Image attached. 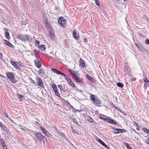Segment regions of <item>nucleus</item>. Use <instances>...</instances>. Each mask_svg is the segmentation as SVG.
<instances>
[{
  "label": "nucleus",
  "instance_id": "nucleus-1",
  "mask_svg": "<svg viewBox=\"0 0 149 149\" xmlns=\"http://www.w3.org/2000/svg\"><path fill=\"white\" fill-rule=\"evenodd\" d=\"M51 70L54 72L58 74H61L64 76L65 79L67 81L69 85L72 87L75 86V84L72 82V80L65 74L55 68H52L51 69Z\"/></svg>",
  "mask_w": 149,
  "mask_h": 149
},
{
  "label": "nucleus",
  "instance_id": "nucleus-2",
  "mask_svg": "<svg viewBox=\"0 0 149 149\" xmlns=\"http://www.w3.org/2000/svg\"><path fill=\"white\" fill-rule=\"evenodd\" d=\"M103 116L105 117L106 118H103L102 117L99 116V118L100 119L103 120L104 121H106L107 122L112 124L116 125L117 124V121L114 120L113 119H112L110 117H108L106 116L102 115Z\"/></svg>",
  "mask_w": 149,
  "mask_h": 149
},
{
  "label": "nucleus",
  "instance_id": "nucleus-3",
  "mask_svg": "<svg viewBox=\"0 0 149 149\" xmlns=\"http://www.w3.org/2000/svg\"><path fill=\"white\" fill-rule=\"evenodd\" d=\"M16 38H18L21 40L22 42L29 41V37L27 35L24 34H19L15 36Z\"/></svg>",
  "mask_w": 149,
  "mask_h": 149
},
{
  "label": "nucleus",
  "instance_id": "nucleus-4",
  "mask_svg": "<svg viewBox=\"0 0 149 149\" xmlns=\"http://www.w3.org/2000/svg\"><path fill=\"white\" fill-rule=\"evenodd\" d=\"M90 99L95 103L99 105L101 104V101L99 98L96 95L91 94Z\"/></svg>",
  "mask_w": 149,
  "mask_h": 149
},
{
  "label": "nucleus",
  "instance_id": "nucleus-5",
  "mask_svg": "<svg viewBox=\"0 0 149 149\" xmlns=\"http://www.w3.org/2000/svg\"><path fill=\"white\" fill-rule=\"evenodd\" d=\"M6 75L8 78L11 82L16 83L17 82V81L15 79V76L13 73L10 72H7L6 73Z\"/></svg>",
  "mask_w": 149,
  "mask_h": 149
},
{
  "label": "nucleus",
  "instance_id": "nucleus-6",
  "mask_svg": "<svg viewBox=\"0 0 149 149\" xmlns=\"http://www.w3.org/2000/svg\"><path fill=\"white\" fill-rule=\"evenodd\" d=\"M36 136L39 140L42 142H43L44 143H45V141H47V139L45 136L40 133H36Z\"/></svg>",
  "mask_w": 149,
  "mask_h": 149
},
{
  "label": "nucleus",
  "instance_id": "nucleus-7",
  "mask_svg": "<svg viewBox=\"0 0 149 149\" xmlns=\"http://www.w3.org/2000/svg\"><path fill=\"white\" fill-rule=\"evenodd\" d=\"M37 81V84L38 86H40L42 88L43 87V82L41 78L38 77H36Z\"/></svg>",
  "mask_w": 149,
  "mask_h": 149
},
{
  "label": "nucleus",
  "instance_id": "nucleus-8",
  "mask_svg": "<svg viewBox=\"0 0 149 149\" xmlns=\"http://www.w3.org/2000/svg\"><path fill=\"white\" fill-rule=\"evenodd\" d=\"M124 72L128 76L130 75V70L129 66L127 64H125L123 68Z\"/></svg>",
  "mask_w": 149,
  "mask_h": 149
},
{
  "label": "nucleus",
  "instance_id": "nucleus-9",
  "mask_svg": "<svg viewBox=\"0 0 149 149\" xmlns=\"http://www.w3.org/2000/svg\"><path fill=\"white\" fill-rule=\"evenodd\" d=\"M135 45L143 52H145L147 51L146 49H144L140 43H135Z\"/></svg>",
  "mask_w": 149,
  "mask_h": 149
},
{
  "label": "nucleus",
  "instance_id": "nucleus-10",
  "mask_svg": "<svg viewBox=\"0 0 149 149\" xmlns=\"http://www.w3.org/2000/svg\"><path fill=\"white\" fill-rule=\"evenodd\" d=\"M66 21V19H64L63 17H60L58 20V23L61 26H63Z\"/></svg>",
  "mask_w": 149,
  "mask_h": 149
},
{
  "label": "nucleus",
  "instance_id": "nucleus-11",
  "mask_svg": "<svg viewBox=\"0 0 149 149\" xmlns=\"http://www.w3.org/2000/svg\"><path fill=\"white\" fill-rule=\"evenodd\" d=\"M13 66L16 69L18 70L21 69V67H24L23 65L20 62V63H15V65H13Z\"/></svg>",
  "mask_w": 149,
  "mask_h": 149
},
{
  "label": "nucleus",
  "instance_id": "nucleus-12",
  "mask_svg": "<svg viewBox=\"0 0 149 149\" xmlns=\"http://www.w3.org/2000/svg\"><path fill=\"white\" fill-rule=\"evenodd\" d=\"M35 66L38 68H40L42 66L41 63L39 60L35 59L34 61Z\"/></svg>",
  "mask_w": 149,
  "mask_h": 149
},
{
  "label": "nucleus",
  "instance_id": "nucleus-13",
  "mask_svg": "<svg viewBox=\"0 0 149 149\" xmlns=\"http://www.w3.org/2000/svg\"><path fill=\"white\" fill-rule=\"evenodd\" d=\"M96 140L99 142L100 143L101 145H102L103 146H104L105 147L109 149V148L104 143V141H103L102 140L100 139L98 137H97Z\"/></svg>",
  "mask_w": 149,
  "mask_h": 149
},
{
  "label": "nucleus",
  "instance_id": "nucleus-14",
  "mask_svg": "<svg viewBox=\"0 0 149 149\" xmlns=\"http://www.w3.org/2000/svg\"><path fill=\"white\" fill-rule=\"evenodd\" d=\"M73 38L77 40L79 38V34L78 32L77 33V30L74 29L73 32Z\"/></svg>",
  "mask_w": 149,
  "mask_h": 149
},
{
  "label": "nucleus",
  "instance_id": "nucleus-15",
  "mask_svg": "<svg viewBox=\"0 0 149 149\" xmlns=\"http://www.w3.org/2000/svg\"><path fill=\"white\" fill-rule=\"evenodd\" d=\"M86 63L85 61L82 58H80L79 60V65L82 68L85 67L86 66L85 65Z\"/></svg>",
  "mask_w": 149,
  "mask_h": 149
},
{
  "label": "nucleus",
  "instance_id": "nucleus-16",
  "mask_svg": "<svg viewBox=\"0 0 149 149\" xmlns=\"http://www.w3.org/2000/svg\"><path fill=\"white\" fill-rule=\"evenodd\" d=\"M72 77L77 82L79 83H80L81 82V80L80 78L76 74H75Z\"/></svg>",
  "mask_w": 149,
  "mask_h": 149
},
{
  "label": "nucleus",
  "instance_id": "nucleus-17",
  "mask_svg": "<svg viewBox=\"0 0 149 149\" xmlns=\"http://www.w3.org/2000/svg\"><path fill=\"white\" fill-rule=\"evenodd\" d=\"M44 69L43 68L40 69L38 71V74L41 76L42 77H44L45 76V72L44 71Z\"/></svg>",
  "mask_w": 149,
  "mask_h": 149
},
{
  "label": "nucleus",
  "instance_id": "nucleus-18",
  "mask_svg": "<svg viewBox=\"0 0 149 149\" xmlns=\"http://www.w3.org/2000/svg\"><path fill=\"white\" fill-rule=\"evenodd\" d=\"M60 10L61 9L59 7H57L56 5L55 6L54 10L55 13L56 14L59 13Z\"/></svg>",
  "mask_w": 149,
  "mask_h": 149
},
{
  "label": "nucleus",
  "instance_id": "nucleus-19",
  "mask_svg": "<svg viewBox=\"0 0 149 149\" xmlns=\"http://www.w3.org/2000/svg\"><path fill=\"white\" fill-rule=\"evenodd\" d=\"M5 43L6 45L8 46L9 47H10L11 48H14V46L12 45V44L10 42L6 40H5Z\"/></svg>",
  "mask_w": 149,
  "mask_h": 149
},
{
  "label": "nucleus",
  "instance_id": "nucleus-20",
  "mask_svg": "<svg viewBox=\"0 0 149 149\" xmlns=\"http://www.w3.org/2000/svg\"><path fill=\"white\" fill-rule=\"evenodd\" d=\"M86 78L89 80L91 82H94V79L92 78L88 74H87L86 75Z\"/></svg>",
  "mask_w": 149,
  "mask_h": 149
},
{
  "label": "nucleus",
  "instance_id": "nucleus-21",
  "mask_svg": "<svg viewBox=\"0 0 149 149\" xmlns=\"http://www.w3.org/2000/svg\"><path fill=\"white\" fill-rule=\"evenodd\" d=\"M85 118L91 123L93 122V119L90 116H86L85 117Z\"/></svg>",
  "mask_w": 149,
  "mask_h": 149
},
{
  "label": "nucleus",
  "instance_id": "nucleus-22",
  "mask_svg": "<svg viewBox=\"0 0 149 149\" xmlns=\"http://www.w3.org/2000/svg\"><path fill=\"white\" fill-rule=\"evenodd\" d=\"M0 127L3 130L7 131L6 127V126L4 124H2V123L1 122H0Z\"/></svg>",
  "mask_w": 149,
  "mask_h": 149
},
{
  "label": "nucleus",
  "instance_id": "nucleus-23",
  "mask_svg": "<svg viewBox=\"0 0 149 149\" xmlns=\"http://www.w3.org/2000/svg\"><path fill=\"white\" fill-rule=\"evenodd\" d=\"M114 2L115 4L119 5L122 4V1L120 0H114Z\"/></svg>",
  "mask_w": 149,
  "mask_h": 149
},
{
  "label": "nucleus",
  "instance_id": "nucleus-24",
  "mask_svg": "<svg viewBox=\"0 0 149 149\" xmlns=\"http://www.w3.org/2000/svg\"><path fill=\"white\" fill-rule=\"evenodd\" d=\"M73 121L77 125V126H80V123L77 122L76 118H74L73 119Z\"/></svg>",
  "mask_w": 149,
  "mask_h": 149
},
{
  "label": "nucleus",
  "instance_id": "nucleus-25",
  "mask_svg": "<svg viewBox=\"0 0 149 149\" xmlns=\"http://www.w3.org/2000/svg\"><path fill=\"white\" fill-rule=\"evenodd\" d=\"M46 47L45 45H42L39 47V48L42 51H44Z\"/></svg>",
  "mask_w": 149,
  "mask_h": 149
},
{
  "label": "nucleus",
  "instance_id": "nucleus-26",
  "mask_svg": "<svg viewBox=\"0 0 149 149\" xmlns=\"http://www.w3.org/2000/svg\"><path fill=\"white\" fill-rule=\"evenodd\" d=\"M118 133H124L125 132H126V130L123 129H118Z\"/></svg>",
  "mask_w": 149,
  "mask_h": 149
},
{
  "label": "nucleus",
  "instance_id": "nucleus-27",
  "mask_svg": "<svg viewBox=\"0 0 149 149\" xmlns=\"http://www.w3.org/2000/svg\"><path fill=\"white\" fill-rule=\"evenodd\" d=\"M58 87L60 89L61 91H63V92H65L66 91L64 89L61 84H60L58 85Z\"/></svg>",
  "mask_w": 149,
  "mask_h": 149
},
{
  "label": "nucleus",
  "instance_id": "nucleus-28",
  "mask_svg": "<svg viewBox=\"0 0 149 149\" xmlns=\"http://www.w3.org/2000/svg\"><path fill=\"white\" fill-rule=\"evenodd\" d=\"M52 87L53 89L54 90V91H55L56 90H57V88L56 86V85L54 84H52Z\"/></svg>",
  "mask_w": 149,
  "mask_h": 149
},
{
  "label": "nucleus",
  "instance_id": "nucleus-29",
  "mask_svg": "<svg viewBox=\"0 0 149 149\" xmlns=\"http://www.w3.org/2000/svg\"><path fill=\"white\" fill-rule=\"evenodd\" d=\"M45 134L49 137H51L52 136V135L50 134L49 132L47 130L44 133Z\"/></svg>",
  "mask_w": 149,
  "mask_h": 149
},
{
  "label": "nucleus",
  "instance_id": "nucleus-30",
  "mask_svg": "<svg viewBox=\"0 0 149 149\" xmlns=\"http://www.w3.org/2000/svg\"><path fill=\"white\" fill-rule=\"evenodd\" d=\"M124 144H125V145L126 146V148L128 149H132V147H131L130 146V145H129V144L128 143H125Z\"/></svg>",
  "mask_w": 149,
  "mask_h": 149
},
{
  "label": "nucleus",
  "instance_id": "nucleus-31",
  "mask_svg": "<svg viewBox=\"0 0 149 149\" xmlns=\"http://www.w3.org/2000/svg\"><path fill=\"white\" fill-rule=\"evenodd\" d=\"M56 95L59 97H61L60 94L57 90L54 91Z\"/></svg>",
  "mask_w": 149,
  "mask_h": 149
},
{
  "label": "nucleus",
  "instance_id": "nucleus-32",
  "mask_svg": "<svg viewBox=\"0 0 149 149\" xmlns=\"http://www.w3.org/2000/svg\"><path fill=\"white\" fill-rule=\"evenodd\" d=\"M117 85L119 87L122 88L124 86L123 84L120 82H118L117 84Z\"/></svg>",
  "mask_w": 149,
  "mask_h": 149
},
{
  "label": "nucleus",
  "instance_id": "nucleus-33",
  "mask_svg": "<svg viewBox=\"0 0 149 149\" xmlns=\"http://www.w3.org/2000/svg\"><path fill=\"white\" fill-rule=\"evenodd\" d=\"M61 99L63 101H64L65 102V104H66L67 106H68L69 105H70V103H69V102H68L67 101H66V100H64V99L63 98L61 97Z\"/></svg>",
  "mask_w": 149,
  "mask_h": 149
},
{
  "label": "nucleus",
  "instance_id": "nucleus-34",
  "mask_svg": "<svg viewBox=\"0 0 149 149\" xmlns=\"http://www.w3.org/2000/svg\"><path fill=\"white\" fill-rule=\"evenodd\" d=\"M10 35L8 31H6V37L7 39H9Z\"/></svg>",
  "mask_w": 149,
  "mask_h": 149
},
{
  "label": "nucleus",
  "instance_id": "nucleus-35",
  "mask_svg": "<svg viewBox=\"0 0 149 149\" xmlns=\"http://www.w3.org/2000/svg\"><path fill=\"white\" fill-rule=\"evenodd\" d=\"M143 130L146 133L148 134V133H149V130L146 128H143Z\"/></svg>",
  "mask_w": 149,
  "mask_h": 149
},
{
  "label": "nucleus",
  "instance_id": "nucleus-36",
  "mask_svg": "<svg viewBox=\"0 0 149 149\" xmlns=\"http://www.w3.org/2000/svg\"><path fill=\"white\" fill-rule=\"evenodd\" d=\"M49 35L50 36H51V37L52 38H53V37H54V32L53 31H49Z\"/></svg>",
  "mask_w": 149,
  "mask_h": 149
},
{
  "label": "nucleus",
  "instance_id": "nucleus-37",
  "mask_svg": "<svg viewBox=\"0 0 149 149\" xmlns=\"http://www.w3.org/2000/svg\"><path fill=\"white\" fill-rule=\"evenodd\" d=\"M40 128L41 129L42 131L44 133L47 131V130L45 129V128L43 127L42 126H40Z\"/></svg>",
  "mask_w": 149,
  "mask_h": 149
},
{
  "label": "nucleus",
  "instance_id": "nucleus-38",
  "mask_svg": "<svg viewBox=\"0 0 149 149\" xmlns=\"http://www.w3.org/2000/svg\"><path fill=\"white\" fill-rule=\"evenodd\" d=\"M68 71L70 73L71 75H72V77L75 74H76L75 73L73 72V71L71 69L69 70Z\"/></svg>",
  "mask_w": 149,
  "mask_h": 149
},
{
  "label": "nucleus",
  "instance_id": "nucleus-39",
  "mask_svg": "<svg viewBox=\"0 0 149 149\" xmlns=\"http://www.w3.org/2000/svg\"><path fill=\"white\" fill-rule=\"evenodd\" d=\"M113 133H114L115 134H116L118 133V129L116 128H113Z\"/></svg>",
  "mask_w": 149,
  "mask_h": 149
},
{
  "label": "nucleus",
  "instance_id": "nucleus-40",
  "mask_svg": "<svg viewBox=\"0 0 149 149\" xmlns=\"http://www.w3.org/2000/svg\"><path fill=\"white\" fill-rule=\"evenodd\" d=\"M17 96L19 99H23L24 97H25V96L21 95L19 94H17Z\"/></svg>",
  "mask_w": 149,
  "mask_h": 149
},
{
  "label": "nucleus",
  "instance_id": "nucleus-41",
  "mask_svg": "<svg viewBox=\"0 0 149 149\" xmlns=\"http://www.w3.org/2000/svg\"><path fill=\"white\" fill-rule=\"evenodd\" d=\"M71 128L72 130V132L73 133L79 134L78 132L77 131V130L76 129H73V128L72 127H71Z\"/></svg>",
  "mask_w": 149,
  "mask_h": 149
},
{
  "label": "nucleus",
  "instance_id": "nucleus-42",
  "mask_svg": "<svg viewBox=\"0 0 149 149\" xmlns=\"http://www.w3.org/2000/svg\"><path fill=\"white\" fill-rule=\"evenodd\" d=\"M0 142L2 144V146H4L5 145L4 140L3 139H1L0 140Z\"/></svg>",
  "mask_w": 149,
  "mask_h": 149
},
{
  "label": "nucleus",
  "instance_id": "nucleus-43",
  "mask_svg": "<svg viewBox=\"0 0 149 149\" xmlns=\"http://www.w3.org/2000/svg\"><path fill=\"white\" fill-rule=\"evenodd\" d=\"M45 23L46 26H48V27H49V23L48 22L47 19L45 20Z\"/></svg>",
  "mask_w": 149,
  "mask_h": 149
},
{
  "label": "nucleus",
  "instance_id": "nucleus-44",
  "mask_svg": "<svg viewBox=\"0 0 149 149\" xmlns=\"http://www.w3.org/2000/svg\"><path fill=\"white\" fill-rule=\"evenodd\" d=\"M35 43L37 47H38L39 45L40 42L38 40H36L35 41Z\"/></svg>",
  "mask_w": 149,
  "mask_h": 149
},
{
  "label": "nucleus",
  "instance_id": "nucleus-45",
  "mask_svg": "<svg viewBox=\"0 0 149 149\" xmlns=\"http://www.w3.org/2000/svg\"><path fill=\"white\" fill-rule=\"evenodd\" d=\"M36 55V58L37 59H36L37 60H39L40 56L39 54V53H38L36 54H35Z\"/></svg>",
  "mask_w": 149,
  "mask_h": 149
},
{
  "label": "nucleus",
  "instance_id": "nucleus-46",
  "mask_svg": "<svg viewBox=\"0 0 149 149\" xmlns=\"http://www.w3.org/2000/svg\"><path fill=\"white\" fill-rule=\"evenodd\" d=\"M94 1H95L96 4L97 6H99L100 4V3L98 1V0H94Z\"/></svg>",
  "mask_w": 149,
  "mask_h": 149
},
{
  "label": "nucleus",
  "instance_id": "nucleus-47",
  "mask_svg": "<svg viewBox=\"0 0 149 149\" xmlns=\"http://www.w3.org/2000/svg\"><path fill=\"white\" fill-rule=\"evenodd\" d=\"M145 142L148 144H149V137H148L146 139Z\"/></svg>",
  "mask_w": 149,
  "mask_h": 149
},
{
  "label": "nucleus",
  "instance_id": "nucleus-48",
  "mask_svg": "<svg viewBox=\"0 0 149 149\" xmlns=\"http://www.w3.org/2000/svg\"><path fill=\"white\" fill-rule=\"evenodd\" d=\"M145 43L149 45V39H146L145 40Z\"/></svg>",
  "mask_w": 149,
  "mask_h": 149
},
{
  "label": "nucleus",
  "instance_id": "nucleus-49",
  "mask_svg": "<svg viewBox=\"0 0 149 149\" xmlns=\"http://www.w3.org/2000/svg\"><path fill=\"white\" fill-rule=\"evenodd\" d=\"M143 79V81H144V82H145V84L148 81V80L147 77L146 75V78L145 79Z\"/></svg>",
  "mask_w": 149,
  "mask_h": 149
},
{
  "label": "nucleus",
  "instance_id": "nucleus-50",
  "mask_svg": "<svg viewBox=\"0 0 149 149\" xmlns=\"http://www.w3.org/2000/svg\"><path fill=\"white\" fill-rule=\"evenodd\" d=\"M29 79L30 80H31V83L35 84V82L31 78H30Z\"/></svg>",
  "mask_w": 149,
  "mask_h": 149
},
{
  "label": "nucleus",
  "instance_id": "nucleus-51",
  "mask_svg": "<svg viewBox=\"0 0 149 149\" xmlns=\"http://www.w3.org/2000/svg\"><path fill=\"white\" fill-rule=\"evenodd\" d=\"M11 63L13 66V65H15V63H17V62L13 61H11Z\"/></svg>",
  "mask_w": 149,
  "mask_h": 149
},
{
  "label": "nucleus",
  "instance_id": "nucleus-52",
  "mask_svg": "<svg viewBox=\"0 0 149 149\" xmlns=\"http://www.w3.org/2000/svg\"><path fill=\"white\" fill-rule=\"evenodd\" d=\"M84 42H88L87 38L86 37L84 38Z\"/></svg>",
  "mask_w": 149,
  "mask_h": 149
},
{
  "label": "nucleus",
  "instance_id": "nucleus-53",
  "mask_svg": "<svg viewBox=\"0 0 149 149\" xmlns=\"http://www.w3.org/2000/svg\"><path fill=\"white\" fill-rule=\"evenodd\" d=\"M33 52L35 54H36L38 53L37 52V50L36 49H34L33 51Z\"/></svg>",
  "mask_w": 149,
  "mask_h": 149
},
{
  "label": "nucleus",
  "instance_id": "nucleus-54",
  "mask_svg": "<svg viewBox=\"0 0 149 149\" xmlns=\"http://www.w3.org/2000/svg\"><path fill=\"white\" fill-rule=\"evenodd\" d=\"M112 107L118 110V108L114 104H113Z\"/></svg>",
  "mask_w": 149,
  "mask_h": 149
},
{
  "label": "nucleus",
  "instance_id": "nucleus-55",
  "mask_svg": "<svg viewBox=\"0 0 149 149\" xmlns=\"http://www.w3.org/2000/svg\"><path fill=\"white\" fill-rule=\"evenodd\" d=\"M3 146V149H8L6 144L5 145Z\"/></svg>",
  "mask_w": 149,
  "mask_h": 149
},
{
  "label": "nucleus",
  "instance_id": "nucleus-56",
  "mask_svg": "<svg viewBox=\"0 0 149 149\" xmlns=\"http://www.w3.org/2000/svg\"><path fill=\"white\" fill-rule=\"evenodd\" d=\"M134 123H135V126L136 127H139V125H138V124L137 123H136L135 121H134Z\"/></svg>",
  "mask_w": 149,
  "mask_h": 149
},
{
  "label": "nucleus",
  "instance_id": "nucleus-57",
  "mask_svg": "<svg viewBox=\"0 0 149 149\" xmlns=\"http://www.w3.org/2000/svg\"><path fill=\"white\" fill-rule=\"evenodd\" d=\"M145 84L147 85L148 86H149V81H148Z\"/></svg>",
  "mask_w": 149,
  "mask_h": 149
},
{
  "label": "nucleus",
  "instance_id": "nucleus-58",
  "mask_svg": "<svg viewBox=\"0 0 149 149\" xmlns=\"http://www.w3.org/2000/svg\"><path fill=\"white\" fill-rule=\"evenodd\" d=\"M122 113H123V114L125 116H126L127 115V114L125 112H123Z\"/></svg>",
  "mask_w": 149,
  "mask_h": 149
},
{
  "label": "nucleus",
  "instance_id": "nucleus-59",
  "mask_svg": "<svg viewBox=\"0 0 149 149\" xmlns=\"http://www.w3.org/2000/svg\"><path fill=\"white\" fill-rule=\"evenodd\" d=\"M5 116H6L8 118V116L7 113H6L5 114Z\"/></svg>",
  "mask_w": 149,
  "mask_h": 149
},
{
  "label": "nucleus",
  "instance_id": "nucleus-60",
  "mask_svg": "<svg viewBox=\"0 0 149 149\" xmlns=\"http://www.w3.org/2000/svg\"><path fill=\"white\" fill-rule=\"evenodd\" d=\"M4 29L5 30V31L6 32V31H8L7 30V29H6V28H4Z\"/></svg>",
  "mask_w": 149,
  "mask_h": 149
},
{
  "label": "nucleus",
  "instance_id": "nucleus-61",
  "mask_svg": "<svg viewBox=\"0 0 149 149\" xmlns=\"http://www.w3.org/2000/svg\"><path fill=\"white\" fill-rule=\"evenodd\" d=\"M35 122V123H36V125H37V124H39V123H38V122H36V121Z\"/></svg>",
  "mask_w": 149,
  "mask_h": 149
},
{
  "label": "nucleus",
  "instance_id": "nucleus-62",
  "mask_svg": "<svg viewBox=\"0 0 149 149\" xmlns=\"http://www.w3.org/2000/svg\"><path fill=\"white\" fill-rule=\"evenodd\" d=\"M136 130H139V128L138 127H137V128H136Z\"/></svg>",
  "mask_w": 149,
  "mask_h": 149
},
{
  "label": "nucleus",
  "instance_id": "nucleus-63",
  "mask_svg": "<svg viewBox=\"0 0 149 149\" xmlns=\"http://www.w3.org/2000/svg\"><path fill=\"white\" fill-rule=\"evenodd\" d=\"M135 80H136V79H135V78H134V79H133V81H134Z\"/></svg>",
  "mask_w": 149,
  "mask_h": 149
},
{
  "label": "nucleus",
  "instance_id": "nucleus-64",
  "mask_svg": "<svg viewBox=\"0 0 149 149\" xmlns=\"http://www.w3.org/2000/svg\"><path fill=\"white\" fill-rule=\"evenodd\" d=\"M11 122L12 123H13V122H14V121L12 120V121H11Z\"/></svg>",
  "mask_w": 149,
  "mask_h": 149
}]
</instances>
